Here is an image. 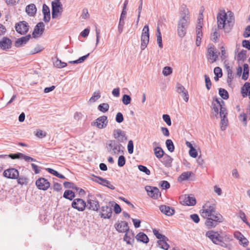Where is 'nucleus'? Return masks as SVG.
Listing matches in <instances>:
<instances>
[{
    "instance_id": "nucleus-1",
    "label": "nucleus",
    "mask_w": 250,
    "mask_h": 250,
    "mask_svg": "<svg viewBox=\"0 0 250 250\" xmlns=\"http://www.w3.org/2000/svg\"><path fill=\"white\" fill-rule=\"evenodd\" d=\"M217 21L218 29H224L226 24V21L229 26L232 27L235 21L234 14L230 11H228L226 13L225 11L223 10L217 14Z\"/></svg>"
},
{
    "instance_id": "nucleus-2",
    "label": "nucleus",
    "mask_w": 250,
    "mask_h": 250,
    "mask_svg": "<svg viewBox=\"0 0 250 250\" xmlns=\"http://www.w3.org/2000/svg\"><path fill=\"white\" fill-rule=\"evenodd\" d=\"M108 151L113 155L123 153L124 146L117 141L109 140L106 143Z\"/></svg>"
},
{
    "instance_id": "nucleus-3",
    "label": "nucleus",
    "mask_w": 250,
    "mask_h": 250,
    "mask_svg": "<svg viewBox=\"0 0 250 250\" xmlns=\"http://www.w3.org/2000/svg\"><path fill=\"white\" fill-rule=\"evenodd\" d=\"M222 104H224V102L220 99L217 98H213V101L211 105V113L216 118H218V114L221 110L224 109L225 111H227L226 108L222 105Z\"/></svg>"
},
{
    "instance_id": "nucleus-4",
    "label": "nucleus",
    "mask_w": 250,
    "mask_h": 250,
    "mask_svg": "<svg viewBox=\"0 0 250 250\" xmlns=\"http://www.w3.org/2000/svg\"><path fill=\"white\" fill-rule=\"evenodd\" d=\"M189 11L188 9L185 6L182 11L177 26L188 28L189 23Z\"/></svg>"
},
{
    "instance_id": "nucleus-5",
    "label": "nucleus",
    "mask_w": 250,
    "mask_h": 250,
    "mask_svg": "<svg viewBox=\"0 0 250 250\" xmlns=\"http://www.w3.org/2000/svg\"><path fill=\"white\" fill-rule=\"evenodd\" d=\"M86 208L93 211H98L100 208L99 201L94 195L91 194H89L87 196Z\"/></svg>"
},
{
    "instance_id": "nucleus-6",
    "label": "nucleus",
    "mask_w": 250,
    "mask_h": 250,
    "mask_svg": "<svg viewBox=\"0 0 250 250\" xmlns=\"http://www.w3.org/2000/svg\"><path fill=\"white\" fill-rule=\"evenodd\" d=\"M52 5V17L55 19L58 16L62 15L63 11L62 5L59 0H55L51 3Z\"/></svg>"
},
{
    "instance_id": "nucleus-7",
    "label": "nucleus",
    "mask_w": 250,
    "mask_h": 250,
    "mask_svg": "<svg viewBox=\"0 0 250 250\" xmlns=\"http://www.w3.org/2000/svg\"><path fill=\"white\" fill-rule=\"evenodd\" d=\"M149 28L147 25H146L143 29L141 35V49L142 50H144L146 47L149 42Z\"/></svg>"
},
{
    "instance_id": "nucleus-8",
    "label": "nucleus",
    "mask_w": 250,
    "mask_h": 250,
    "mask_svg": "<svg viewBox=\"0 0 250 250\" xmlns=\"http://www.w3.org/2000/svg\"><path fill=\"white\" fill-rule=\"evenodd\" d=\"M71 206L79 211H83L86 207V203L82 199L76 198L72 201Z\"/></svg>"
},
{
    "instance_id": "nucleus-9",
    "label": "nucleus",
    "mask_w": 250,
    "mask_h": 250,
    "mask_svg": "<svg viewBox=\"0 0 250 250\" xmlns=\"http://www.w3.org/2000/svg\"><path fill=\"white\" fill-rule=\"evenodd\" d=\"M29 25L25 21H21L15 25L16 31L21 35H24L28 32L29 30Z\"/></svg>"
},
{
    "instance_id": "nucleus-10",
    "label": "nucleus",
    "mask_w": 250,
    "mask_h": 250,
    "mask_svg": "<svg viewBox=\"0 0 250 250\" xmlns=\"http://www.w3.org/2000/svg\"><path fill=\"white\" fill-rule=\"evenodd\" d=\"M180 203L185 206H194L196 203L195 198L192 195H184L180 197Z\"/></svg>"
},
{
    "instance_id": "nucleus-11",
    "label": "nucleus",
    "mask_w": 250,
    "mask_h": 250,
    "mask_svg": "<svg viewBox=\"0 0 250 250\" xmlns=\"http://www.w3.org/2000/svg\"><path fill=\"white\" fill-rule=\"evenodd\" d=\"M206 236L208 237L211 241L215 244L217 245L219 242H221L223 237L217 231L213 230L208 231L206 233Z\"/></svg>"
},
{
    "instance_id": "nucleus-12",
    "label": "nucleus",
    "mask_w": 250,
    "mask_h": 250,
    "mask_svg": "<svg viewBox=\"0 0 250 250\" xmlns=\"http://www.w3.org/2000/svg\"><path fill=\"white\" fill-rule=\"evenodd\" d=\"M107 117L106 116H102L98 118L95 121L91 123L92 125L96 126L100 129L105 128L107 125Z\"/></svg>"
},
{
    "instance_id": "nucleus-13",
    "label": "nucleus",
    "mask_w": 250,
    "mask_h": 250,
    "mask_svg": "<svg viewBox=\"0 0 250 250\" xmlns=\"http://www.w3.org/2000/svg\"><path fill=\"white\" fill-rule=\"evenodd\" d=\"M215 208L213 206L206 205V207L204 206L203 209L200 210V213L203 217L208 218L211 216L213 213H215Z\"/></svg>"
},
{
    "instance_id": "nucleus-14",
    "label": "nucleus",
    "mask_w": 250,
    "mask_h": 250,
    "mask_svg": "<svg viewBox=\"0 0 250 250\" xmlns=\"http://www.w3.org/2000/svg\"><path fill=\"white\" fill-rule=\"evenodd\" d=\"M207 58L208 59L211 60V63L216 62L218 59V55L216 54V49L212 44L210 45L208 48Z\"/></svg>"
},
{
    "instance_id": "nucleus-15",
    "label": "nucleus",
    "mask_w": 250,
    "mask_h": 250,
    "mask_svg": "<svg viewBox=\"0 0 250 250\" xmlns=\"http://www.w3.org/2000/svg\"><path fill=\"white\" fill-rule=\"evenodd\" d=\"M112 209L107 205L102 206L100 210L99 215L103 219H109L112 215Z\"/></svg>"
},
{
    "instance_id": "nucleus-16",
    "label": "nucleus",
    "mask_w": 250,
    "mask_h": 250,
    "mask_svg": "<svg viewBox=\"0 0 250 250\" xmlns=\"http://www.w3.org/2000/svg\"><path fill=\"white\" fill-rule=\"evenodd\" d=\"M145 189L148 195L154 199H157L161 196V193L156 187L147 186L145 187Z\"/></svg>"
},
{
    "instance_id": "nucleus-17",
    "label": "nucleus",
    "mask_w": 250,
    "mask_h": 250,
    "mask_svg": "<svg viewBox=\"0 0 250 250\" xmlns=\"http://www.w3.org/2000/svg\"><path fill=\"white\" fill-rule=\"evenodd\" d=\"M36 185L39 189L46 190L50 187V184L47 179L41 177L36 180Z\"/></svg>"
},
{
    "instance_id": "nucleus-18",
    "label": "nucleus",
    "mask_w": 250,
    "mask_h": 250,
    "mask_svg": "<svg viewBox=\"0 0 250 250\" xmlns=\"http://www.w3.org/2000/svg\"><path fill=\"white\" fill-rule=\"evenodd\" d=\"M3 175L4 177L7 178L16 179L19 176V172L17 169L11 168L5 170Z\"/></svg>"
},
{
    "instance_id": "nucleus-19",
    "label": "nucleus",
    "mask_w": 250,
    "mask_h": 250,
    "mask_svg": "<svg viewBox=\"0 0 250 250\" xmlns=\"http://www.w3.org/2000/svg\"><path fill=\"white\" fill-rule=\"evenodd\" d=\"M116 230L120 233H125L129 231V226L127 222L121 221L114 225Z\"/></svg>"
},
{
    "instance_id": "nucleus-20",
    "label": "nucleus",
    "mask_w": 250,
    "mask_h": 250,
    "mask_svg": "<svg viewBox=\"0 0 250 250\" xmlns=\"http://www.w3.org/2000/svg\"><path fill=\"white\" fill-rule=\"evenodd\" d=\"M113 136L119 143H123L127 140L125 132L120 129H114Z\"/></svg>"
},
{
    "instance_id": "nucleus-21",
    "label": "nucleus",
    "mask_w": 250,
    "mask_h": 250,
    "mask_svg": "<svg viewBox=\"0 0 250 250\" xmlns=\"http://www.w3.org/2000/svg\"><path fill=\"white\" fill-rule=\"evenodd\" d=\"M12 44V41L6 37H3L0 40V48L2 50H7L11 48Z\"/></svg>"
},
{
    "instance_id": "nucleus-22",
    "label": "nucleus",
    "mask_w": 250,
    "mask_h": 250,
    "mask_svg": "<svg viewBox=\"0 0 250 250\" xmlns=\"http://www.w3.org/2000/svg\"><path fill=\"white\" fill-rule=\"evenodd\" d=\"M219 114L221 119V124L222 125L220 128L222 130H225L228 123V120L227 118L228 114L227 111H225L224 109L221 110V111L219 112Z\"/></svg>"
},
{
    "instance_id": "nucleus-23",
    "label": "nucleus",
    "mask_w": 250,
    "mask_h": 250,
    "mask_svg": "<svg viewBox=\"0 0 250 250\" xmlns=\"http://www.w3.org/2000/svg\"><path fill=\"white\" fill-rule=\"evenodd\" d=\"M44 30V24L43 22L41 21L37 23V24L35 26L34 29V31L32 33V36L33 38H36L37 37V35H42Z\"/></svg>"
},
{
    "instance_id": "nucleus-24",
    "label": "nucleus",
    "mask_w": 250,
    "mask_h": 250,
    "mask_svg": "<svg viewBox=\"0 0 250 250\" xmlns=\"http://www.w3.org/2000/svg\"><path fill=\"white\" fill-rule=\"evenodd\" d=\"M31 35L28 34L25 36L18 39L15 42V46L16 47H21L24 45L29 41Z\"/></svg>"
},
{
    "instance_id": "nucleus-25",
    "label": "nucleus",
    "mask_w": 250,
    "mask_h": 250,
    "mask_svg": "<svg viewBox=\"0 0 250 250\" xmlns=\"http://www.w3.org/2000/svg\"><path fill=\"white\" fill-rule=\"evenodd\" d=\"M160 211L167 216H171L174 214L175 210L173 208L166 205H161L159 207Z\"/></svg>"
},
{
    "instance_id": "nucleus-26",
    "label": "nucleus",
    "mask_w": 250,
    "mask_h": 250,
    "mask_svg": "<svg viewBox=\"0 0 250 250\" xmlns=\"http://www.w3.org/2000/svg\"><path fill=\"white\" fill-rule=\"evenodd\" d=\"M42 11L43 15V21L45 22H48L50 20V12L49 7L46 4H43Z\"/></svg>"
},
{
    "instance_id": "nucleus-27",
    "label": "nucleus",
    "mask_w": 250,
    "mask_h": 250,
    "mask_svg": "<svg viewBox=\"0 0 250 250\" xmlns=\"http://www.w3.org/2000/svg\"><path fill=\"white\" fill-rule=\"evenodd\" d=\"M25 12L31 17L35 16L37 12L36 5L33 3L28 4L25 7Z\"/></svg>"
},
{
    "instance_id": "nucleus-28",
    "label": "nucleus",
    "mask_w": 250,
    "mask_h": 250,
    "mask_svg": "<svg viewBox=\"0 0 250 250\" xmlns=\"http://www.w3.org/2000/svg\"><path fill=\"white\" fill-rule=\"evenodd\" d=\"M93 176L95 178H97L101 181V182L100 183V185L106 187L107 188L111 189H115V187L113 185H111L109 181L100 176H97L94 175Z\"/></svg>"
},
{
    "instance_id": "nucleus-29",
    "label": "nucleus",
    "mask_w": 250,
    "mask_h": 250,
    "mask_svg": "<svg viewBox=\"0 0 250 250\" xmlns=\"http://www.w3.org/2000/svg\"><path fill=\"white\" fill-rule=\"evenodd\" d=\"M162 158L163 159L161 162L163 165L167 167H171L173 159L167 154H165Z\"/></svg>"
},
{
    "instance_id": "nucleus-30",
    "label": "nucleus",
    "mask_w": 250,
    "mask_h": 250,
    "mask_svg": "<svg viewBox=\"0 0 250 250\" xmlns=\"http://www.w3.org/2000/svg\"><path fill=\"white\" fill-rule=\"evenodd\" d=\"M168 240V239L167 237L166 239L159 240L157 241L158 245L160 248L165 250H167L169 247V245L167 243Z\"/></svg>"
},
{
    "instance_id": "nucleus-31",
    "label": "nucleus",
    "mask_w": 250,
    "mask_h": 250,
    "mask_svg": "<svg viewBox=\"0 0 250 250\" xmlns=\"http://www.w3.org/2000/svg\"><path fill=\"white\" fill-rule=\"evenodd\" d=\"M192 175H193V173L192 171L184 172L178 177V181L179 182L186 181Z\"/></svg>"
},
{
    "instance_id": "nucleus-32",
    "label": "nucleus",
    "mask_w": 250,
    "mask_h": 250,
    "mask_svg": "<svg viewBox=\"0 0 250 250\" xmlns=\"http://www.w3.org/2000/svg\"><path fill=\"white\" fill-rule=\"evenodd\" d=\"M136 238L138 241L147 243L149 242V239L147 236L144 232H140L137 234Z\"/></svg>"
},
{
    "instance_id": "nucleus-33",
    "label": "nucleus",
    "mask_w": 250,
    "mask_h": 250,
    "mask_svg": "<svg viewBox=\"0 0 250 250\" xmlns=\"http://www.w3.org/2000/svg\"><path fill=\"white\" fill-rule=\"evenodd\" d=\"M213 33L211 35V40L214 42H217L219 41L220 37V32H218V29L215 27L212 28Z\"/></svg>"
},
{
    "instance_id": "nucleus-34",
    "label": "nucleus",
    "mask_w": 250,
    "mask_h": 250,
    "mask_svg": "<svg viewBox=\"0 0 250 250\" xmlns=\"http://www.w3.org/2000/svg\"><path fill=\"white\" fill-rule=\"evenodd\" d=\"M154 152L155 156L158 159L162 158L165 155L163 149L158 146L154 148Z\"/></svg>"
},
{
    "instance_id": "nucleus-35",
    "label": "nucleus",
    "mask_w": 250,
    "mask_h": 250,
    "mask_svg": "<svg viewBox=\"0 0 250 250\" xmlns=\"http://www.w3.org/2000/svg\"><path fill=\"white\" fill-rule=\"evenodd\" d=\"M63 197L69 200H72L75 197V193L72 190H66L64 191Z\"/></svg>"
},
{
    "instance_id": "nucleus-36",
    "label": "nucleus",
    "mask_w": 250,
    "mask_h": 250,
    "mask_svg": "<svg viewBox=\"0 0 250 250\" xmlns=\"http://www.w3.org/2000/svg\"><path fill=\"white\" fill-rule=\"evenodd\" d=\"M218 222L214 221V220L211 219V218H207V220L205 222V225L208 227V228H212L215 227Z\"/></svg>"
},
{
    "instance_id": "nucleus-37",
    "label": "nucleus",
    "mask_w": 250,
    "mask_h": 250,
    "mask_svg": "<svg viewBox=\"0 0 250 250\" xmlns=\"http://www.w3.org/2000/svg\"><path fill=\"white\" fill-rule=\"evenodd\" d=\"M247 51L246 50H242L240 51L237 56V60L238 61H242L244 62L247 58Z\"/></svg>"
},
{
    "instance_id": "nucleus-38",
    "label": "nucleus",
    "mask_w": 250,
    "mask_h": 250,
    "mask_svg": "<svg viewBox=\"0 0 250 250\" xmlns=\"http://www.w3.org/2000/svg\"><path fill=\"white\" fill-rule=\"evenodd\" d=\"M101 92L100 90L95 91L93 93L92 96L89 100L88 102L94 103L97 101L101 97Z\"/></svg>"
},
{
    "instance_id": "nucleus-39",
    "label": "nucleus",
    "mask_w": 250,
    "mask_h": 250,
    "mask_svg": "<svg viewBox=\"0 0 250 250\" xmlns=\"http://www.w3.org/2000/svg\"><path fill=\"white\" fill-rule=\"evenodd\" d=\"M187 27L177 26V34L179 37L183 38L186 34Z\"/></svg>"
},
{
    "instance_id": "nucleus-40",
    "label": "nucleus",
    "mask_w": 250,
    "mask_h": 250,
    "mask_svg": "<svg viewBox=\"0 0 250 250\" xmlns=\"http://www.w3.org/2000/svg\"><path fill=\"white\" fill-rule=\"evenodd\" d=\"M209 218H211V219L218 223L222 222L223 220L222 216L219 213L216 212V211L215 213H213L211 216H210Z\"/></svg>"
},
{
    "instance_id": "nucleus-41",
    "label": "nucleus",
    "mask_w": 250,
    "mask_h": 250,
    "mask_svg": "<svg viewBox=\"0 0 250 250\" xmlns=\"http://www.w3.org/2000/svg\"><path fill=\"white\" fill-rule=\"evenodd\" d=\"M53 63L54 65L58 68H62L67 66L66 62H62V61L59 59H57Z\"/></svg>"
},
{
    "instance_id": "nucleus-42",
    "label": "nucleus",
    "mask_w": 250,
    "mask_h": 250,
    "mask_svg": "<svg viewBox=\"0 0 250 250\" xmlns=\"http://www.w3.org/2000/svg\"><path fill=\"white\" fill-rule=\"evenodd\" d=\"M219 94L224 100H227L229 97V94L228 91L222 88H219Z\"/></svg>"
},
{
    "instance_id": "nucleus-43",
    "label": "nucleus",
    "mask_w": 250,
    "mask_h": 250,
    "mask_svg": "<svg viewBox=\"0 0 250 250\" xmlns=\"http://www.w3.org/2000/svg\"><path fill=\"white\" fill-rule=\"evenodd\" d=\"M109 105L107 103H103L99 104L98 109L102 112H105L109 110Z\"/></svg>"
},
{
    "instance_id": "nucleus-44",
    "label": "nucleus",
    "mask_w": 250,
    "mask_h": 250,
    "mask_svg": "<svg viewBox=\"0 0 250 250\" xmlns=\"http://www.w3.org/2000/svg\"><path fill=\"white\" fill-rule=\"evenodd\" d=\"M157 41L158 44L160 48L163 47V43H162V39L161 33L160 32V29L159 27L157 28Z\"/></svg>"
},
{
    "instance_id": "nucleus-45",
    "label": "nucleus",
    "mask_w": 250,
    "mask_h": 250,
    "mask_svg": "<svg viewBox=\"0 0 250 250\" xmlns=\"http://www.w3.org/2000/svg\"><path fill=\"white\" fill-rule=\"evenodd\" d=\"M166 145L168 151L170 152L174 151V146L171 140L167 139L166 142Z\"/></svg>"
},
{
    "instance_id": "nucleus-46",
    "label": "nucleus",
    "mask_w": 250,
    "mask_h": 250,
    "mask_svg": "<svg viewBox=\"0 0 250 250\" xmlns=\"http://www.w3.org/2000/svg\"><path fill=\"white\" fill-rule=\"evenodd\" d=\"M18 183L21 185H26L28 183V179L26 176H20L18 180Z\"/></svg>"
},
{
    "instance_id": "nucleus-47",
    "label": "nucleus",
    "mask_w": 250,
    "mask_h": 250,
    "mask_svg": "<svg viewBox=\"0 0 250 250\" xmlns=\"http://www.w3.org/2000/svg\"><path fill=\"white\" fill-rule=\"evenodd\" d=\"M131 99L129 95L125 94L123 95L122 98V102L125 105H128L130 103Z\"/></svg>"
},
{
    "instance_id": "nucleus-48",
    "label": "nucleus",
    "mask_w": 250,
    "mask_h": 250,
    "mask_svg": "<svg viewBox=\"0 0 250 250\" xmlns=\"http://www.w3.org/2000/svg\"><path fill=\"white\" fill-rule=\"evenodd\" d=\"M163 74L167 76L172 73V69L169 66H165L163 70Z\"/></svg>"
},
{
    "instance_id": "nucleus-49",
    "label": "nucleus",
    "mask_w": 250,
    "mask_h": 250,
    "mask_svg": "<svg viewBox=\"0 0 250 250\" xmlns=\"http://www.w3.org/2000/svg\"><path fill=\"white\" fill-rule=\"evenodd\" d=\"M243 90H246V94H243V97H245L248 95V93L250 91V83H245L243 87L241 88Z\"/></svg>"
},
{
    "instance_id": "nucleus-50",
    "label": "nucleus",
    "mask_w": 250,
    "mask_h": 250,
    "mask_svg": "<svg viewBox=\"0 0 250 250\" xmlns=\"http://www.w3.org/2000/svg\"><path fill=\"white\" fill-rule=\"evenodd\" d=\"M125 164V158L123 155L119 157L118 160V165L120 167H123Z\"/></svg>"
},
{
    "instance_id": "nucleus-51",
    "label": "nucleus",
    "mask_w": 250,
    "mask_h": 250,
    "mask_svg": "<svg viewBox=\"0 0 250 250\" xmlns=\"http://www.w3.org/2000/svg\"><path fill=\"white\" fill-rule=\"evenodd\" d=\"M206 87L208 90H209L211 86V82L209 77L207 75H205Z\"/></svg>"
},
{
    "instance_id": "nucleus-52",
    "label": "nucleus",
    "mask_w": 250,
    "mask_h": 250,
    "mask_svg": "<svg viewBox=\"0 0 250 250\" xmlns=\"http://www.w3.org/2000/svg\"><path fill=\"white\" fill-rule=\"evenodd\" d=\"M138 169L141 171L145 173L146 175H149L150 174V170L146 166L143 165H139Z\"/></svg>"
},
{
    "instance_id": "nucleus-53",
    "label": "nucleus",
    "mask_w": 250,
    "mask_h": 250,
    "mask_svg": "<svg viewBox=\"0 0 250 250\" xmlns=\"http://www.w3.org/2000/svg\"><path fill=\"white\" fill-rule=\"evenodd\" d=\"M153 232L154 234L155 235V236H156V237L157 239H158L159 240L166 238V236L165 235L160 233L159 232V231L156 229H153Z\"/></svg>"
},
{
    "instance_id": "nucleus-54",
    "label": "nucleus",
    "mask_w": 250,
    "mask_h": 250,
    "mask_svg": "<svg viewBox=\"0 0 250 250\" xmlns=\"http://www.w3.org/2000/svg\"><path fill=\"white\" fill-rule=\"evenodd\" d=\"M186 89L181 84L178 83L176 85V91L179 94H182Z\"/></svg>"
},
{
    "instance_id": "nucleus-55",
    "label": "nucleus",
    "mask_w": 250,
    "mask_h": 250,
    "mask_svg": "<svg viewBox=\"0 0 250 250\" xmlns=\"http://www.w3.org/2000/svg\"><path fill=\"white\" fill-rule=\"evenodd\" d=\"M115 120L118 123H121L124 121V116L122 113L118 112L116 115Z\"/></svg>"
},
{
    "instance_id": "nucleus-56",
    "label": "nucleus",
    "mask_w": 250,
    "mask_h": 250,
    "mask_svg": "<svg viewBox=\"0 0 250 250\" xmlns=\"http://www.w3.org/2000/svg\"><path fill=\"white\" fill-rule=\"evenodd\" d=\"M133 142L132 140H129L127 145L128 152L129 154H132L133 152Z\"/></svg>"
},
{
    "instance_id": "nucleus-57",
    "label": "nucleus",
    "mask_w": 250,
    "mask_h": 250,
    "mask_svg": "<svg viewBox=\"0 0 250 250\" xmlns=\"http://www.w3.org/2000/svg\"><path fill=\"white\" fill-rule=\"evenodd\" d=\"M226 71L227 72L228 77L229 79H233V76L232 74V71L229 65H226L225 66Z\"/></svg>"
},
{
    "instance_id": "nucleus-58",
    "label": "nucleus",
    "mask_w": 250,
    "mask_h": 250,
    "mask_svg": "<svg viewBox=\"0 0 250 250\" xmlns=\"http://www.w3.org/2000/svg\"><path fill=\"white\" fill-rule=\"evenodd\" d=\"M131 239V237L129 235V232H125V235L124 237V240L126 242L127 244L132 245L130 240Z\"/></svg>"
},
{
    "instance_id": "nucleus-59",
    "label": "nucleus",
    "mask_w": 250,
    "mask_h": 250,
    "mask_svg": "<svg viewBox=\"0 0 250 250\" xmlns=\"http://www.w3.org/2000/svg\"><path fill=\"white\" fill-rule=\"evenodd\" d=\"M163 119L168 125L170 126L171 125L170 117L168 115L164 114L163 115Z\"/></svg>"
},
{
    "instance_id": "nucleus-60",
    "label": "nucleus",
    "mask_w": 250,
    "mask_h": 250,
    "mask_svg": "<svg viewBox=\"0 0 250 250\" xmlns=\"http://www.w3.org/2000/svg\"><path fill=\"white\" fill-rule=\"evenodd\" d=\"M214 73L215 76H218V77H221L222 76V69L219 67L214 68Z\"/></svg>"
},
{
    "instance_id": "nucleus-61",
    "label": "nucleus",
    "mask_w": 250,
    "mask_h": 250,
    "mask_svg": "<svg viewBox=\"0 0 250 250\" xmlns=\"http://www.w3.org/2000/svg\"><path fill=\"white\" fill-rule=\"evenodd\" d=\"M240 239H239V242L241 245H242L244 247H246L249 244V241L245 237H240Z\"/></svg>"
},
{
    "instance_id": "nucleus-62",
    "label": "nucleus",
    "mask_w": 250,
    "mask_h": 250,
    "mask_svg": "<svg viewBox=\"0 0 250 250\" xmlns=\"http://www.w3.org/2000/svg\"><path fill=\"white\" fill-rule=\"evenodd\" d=\"M189 154L193 158H196L198 155L197 152L194 147L189 149Z\"/></svg>"
},
{
    "instance_id": "nucleus-63",
    "label": "nucleus",
    "mask_w": 250,
    "mask_h": 250,
    "mask_svg": "<svg viewBox=\"0 0 250 250\" xmlns=\"http://www.w3.org/2000/svg\"><path fill=\"white\" fill-rule=\"evenodd\" d=\"M242 45L243 47L248 50H250V42L249 41L246 40H243L242 42Z\"/></svg>"
},
{
    "instance_id": "nucleus-64",
    "label": "nucleus",
    "mask_w": 250,
    "mask_h": 250,
    "mask_svg": "<svg viewBox=\"0 0 250 250\" xmlns=\"http://www.w3.org/2000/svg\"><path fill=\"white\" fill-rule=\"evenodd\" d=\"M244 38H248L250 36V25L248 26L243 33Z\"/></svg>"
}]
</instances>
